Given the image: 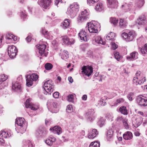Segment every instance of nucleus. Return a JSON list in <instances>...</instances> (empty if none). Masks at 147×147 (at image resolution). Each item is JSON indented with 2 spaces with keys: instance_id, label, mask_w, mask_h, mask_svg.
I'll return each mask as SVG.
<instances>
[{
  "instance_id": "13",
  "label": "nucleus",
  "mask_w": 147,
  "mask_h": 147,
  "mask_svg": "<svg viewBox=\"0 0 147 147\" xmlns=\"http://www.w3.org/2000/svg\"><path fill=\"white\" fill-rule=\"evenodd\" d=\"M51 86V91H53L54 86L52 81L51 80H49L45 82L44 85L43 87L46 92H49L48 87Z\"/></svg>"
},
{
  "instance_id": "11",
  "label": "nucleus",
  "mask_w": 147,
  "mask_h": 147,
  "mask_svg": "<svg viewBox=\"0 0 147 147\" xmlns=\"http://www.w3.org/2000/svg\"><path fill=\"white\" fill-rule=\"evenodd\" d=\"M40 6L44 9L48 8L51 3V0H40L38 2Z\"/></svg>"
},
{
  "instance_id": "55",
  "label": "nucleus",
  "mask_w": 147,
  "mask_h": 147,
  "mask_svg": "<svg viewBox=\"0 0 147 147\" xmlns=\"http://www.w3.org/2000/svg\"><path fill=\"white\" fill-rule=\"evenodd\" d=\"M98 104L100 105L104 106L105 105L106 102L105 100L102 99H101L99 101Z\"/></svg>"
},
{
  "instance_id": "27",
  "label": "nucleus",
  "mask_w": 147,
  "mask_h": 147,
  "mask_svg": "<svg viewBox=\"0 0 147 147\" xmlns=\"http://www.w3.org/2000/svg\"><path fill=\"white\" fill-rule=\"evenodd\" d=\"M11 134L9 132L6 131L4 130L2 131L0 133V135L4 138L9 137L11 136Z\"/></svg>"
},
{
  "instance_id": "38",
  "label": "nucleus",
  "mask_w": 147,
  "mask_h": 147,
  "mask_svg": "<svg viewBox=\"0 0 147 147\" xmlns=\"http://www.w3.org/2000/svg\"><path fill=\"white\" fill-rule=\"evenodd\" d=\"M119 111L121 113L124 115H127L128 114L127 110L126 109L125 107L123 106L120 107Z\"/></svg>"
},
{
  "instance_id": "58",
  "label": "nucleus",
  "mask_w": 147,
  "mask_h": 147,
  "mask_svg": "<svg viewBox=\"0 0 147 147\" xmlns=\"http://www.w3.org/2000/svg\"><path fill=\"white\" fill-rule=\"evenodd\" d=\"M26 15L25 13V11H22L21 12V17L23 19L25 18L26 17Z\"/></svg>"
},
{
  "instance_id": "56",
  "label": "nucleus",
  "mask_w": 147,
  "mask_h": 147,
  "mask_svg": "<svg viewBox=\"0 0 147 147\" xmlns=\"http://www.w3.org/2000/svg\"><path fill=\"white\" fill-rule=\"evenodd\" d=\"M134 97V92H131L129 93V100L132 101Z\"/></svg>"
},
{
  "instance_id": "10",
  "label": "nucleus",
  "mask_w": 147,
  "mask_h": 147,
  "mask_svg": "<svg viewBox=\"0 0 147 147\" xmlns=\"http://www.w3.org/2000/svg\"><path fill=\"white\" fill-rule=\"evenodd\" d=\"M82 69V74L88 77H89L93 72L92 69L90 66H84Z\"/></svg>"
},
{
  "instance_id": "1",
  "label": "nucleus",
  "mask_w": 147,
  "mask_h": 147,
  "mask_svg": "<svg viewBox=\"0 0 147 147\" xmlns=\"http://www.w3.org/2000/svg\"><path fill=\"white\" fill-rule=\"evenodd\" d=\"M79 6L78 4L76 3H74L68 8L66 13L71 18H73L75 17L79 11Z\"/></svg>"
},
{
  "instance_id": "8",
  "label": "nucleus",
  "mask_w": 147,
  "mask_h": 147,
  "mask_svg": "<svg viewBox=\"0 0 147 147\" xmlns=\"http://www.w3.org/2000/svg\"><path fill=\"white\" fill-rule=\"evenodd\" d=\"M8 54L11 58H14L17 53V49L13 45L9 46L8 48Z\"/></svg>"
},
{
  "instance_id": "41",
  "label": "nucleus",
  "mask_w": 147,
  "mask_h": 147,
  "mask_svg": "<svg viewBox=\"0 0 147 147\" xmlns=\"http://www.w3.org/2000/svg\"><path fill=\"white\" fill-rule=\"evenodd\" d=\"M105 123V119L103 118H101L98 121L97 123L100 127L102 126Z\"/></svg>"
},
{
  "instance_id": "5",
  "label": "nucleus",
  "mask_w": 147,
  "mask_h": 147,
  "mask_svg": "<svg viewBox=\"0 0 147 147\" xmlns=\"http://www.w3.org/2000/svg\"><path fill=\"white\" fill-rule=\"evenodd\" d=\"M89 18V13L86 9L82 11L81 14H80L78 18V21L79 22H83L88 20Z\"/></svg>"
},
{
  "instance_id": "31",
  "label": "nucleus",
  "mask_w": 147,
  "mask_h": 147,
  "mask_svg": "<svg viewBox=\"0 0 147 147\" xmlns=\"http://www.w3.org/2000/svg\"><path fill=\"white\" fill-rule=\"evenodd\" d=\"M53 131L54 133L59 135L61 133V129L59 127L55 126L53 128Z\"/></svg>"
},
{
  "instance_id": "47",
  "label": "nucleus",
  "mask_w": 147,
  "mask_h": 147,
  "mask_svg": "<svg viewBox=\"0 0 147 147\" xmlns=\"http://www.w3.org/2000/svg\"><path fill=\"white\" fill-rule=\"evenodd\" d=\"M122 36L123 38V39L127 42L129 41L128 36L127 33L125 32H124L122 34Z\"/></svg>"
},
{
  "instance_id": "45",
  "label": "nucleus",
  "mask_w": 147,
  "mask_h": 147,
  "mask_svg": "<svg viewBox=\"0 0 147 147\" xmlns=\"http://www.w3.org/2000/svg\"><path fill=\"white\" fill-rule=\"evenodd\" d=\"M110 22L111 23L113 24V25H116L118 23V20L114 18H110Z\"/></svg>"
},
{
  "instance_id": "43",
  "label": "nucleus",
  "mask_w": 147,
  "mask_h": 147,
  "mask_svg": "<svg viewBox=\"0 0 147 147\" xmlns=\"http://www.w3.org/2000/svg\"><path fill=\"white\" fill-rule=\"evenodd\" d=\"M124 101V100L122 98H120L117 99L114 103V106H117L123 103Z\"/></svg>"
},
{
  "instance_id": "62",
  "label": "nucleus",
  "mask_w": 147,
  "mask_h": 147,
  "mask_svg": "<svg viewBox=\"0 0 147 147\" xmlns=\"http://www.w3.org/2000/svg\"><path fill=\"white\" fill-rule=\"evenodd\" d=\"M87 96L86 95L84 94L83 96L82 97V99L84 100H86L87 99Z\"/></svg>"
},
{
  "instance_id": "61",
  "label": "nucleus",
  "mask_w": 147,
  "mask_h": 147,
  "mask_svg": "<svg viewBox=\"0 0 147 147\" xmlns=\"http://www.w3.org/2000/svg\"><path fill=\"white\" fill-rule=\"evenodd\" d=\"M62 2L61 0H57L55 1V4L56 5H57L59 3H61Z\"/></svg>"
},
{
  "instance_id": "17",
  "label": "nucleus",
  "mask_w": 147,
  "mask_h": 147,
  "mask_svg": "<svg viewBox=\"0 0 147 147\" xmlns=\"http://www.w3.org/2000/svg\"><path fill=\"white\" fill-rule=\"evenodd\" d=\"M94 110L93 109L88 110V112L86 113L88 119L90 121H92L94 119Z\"/></svg>"
},
{
  "instance_id": "33",
  "label": "nucleus",
  "mask_w": 147,
  "mask_h": 147,
  "mask_svg": "<svg viewBox=\"0 0 147 147\" xmlns=\"http://www.w3.org/2000/svg\"><path fill=\"white\" fill-rule=\"evenodd\" d=\"M115 36V34L113 32H111L107 36L106 38L108 40H112L113 41L115 40L114 38Z\"/></svg>"
},
{
  "instance_id": "46",
  "label": "nucleus",
  "mask_w": 147,
  "mask_h": 147,
  "mask_svg": "<svg viewBox=\"0 0 147 147\" xmlns=\"http://www.w3.org/2000/svg\"><path fill=\"white\" fill-rule=\"evenodd\" d=\"M45 69L47 70L51 69L53 67V65L50 63H46L45 66Z\"/></svg>"
},
{
  "instance_id": "64",
  "label": "nucleus",
  "mask_w": 147,
  "mask_h": 147,
  "mask_svg": "<svg viewBox=\"0 0 147 147\" xmlns=\"http://www.w3.org/2000/svg\"><path fill=\"white\" fill-rule=\"evenodd\" d=\"M26 39L28 42H29L31 40V37L30 36H28L26 38Z\"/></svg>"
},
{
  "instance_id": "42",
  "label": "nucleus",
  "mask_w": 147,
  "mask_h": 147,
  "mask_svg": "<svg viewBox=\"0 0 147 147\" xmlns=\"http://www.w3.org/2000/svg\"><path fill=\"white\" fill-rule=\"evenodd\" d=\"M116 3V1L115 0H109L108 5H109V7L115 8V5Z\"/></svg>"
},
{
  "instance_id": "48",
  "label": "nucleus",
  "mask_w": 147,
  "mask_h": 147,
  "mask_svg": "<svg viewBox=\"0 0 147 147\" xmlns=\"http://www.w3.org/2000/svg\"><path fill=\"white\" fill-rule=\"evenodd\" d=\"M114 56L115 58L118 61H119L120 59L122 57L121 56L119 55V53L117 52H115Z\"/></svg>"
},
{
  "instance_id": "57",
  "label": "nucleus",
  "mask_w": 147,
  "mask_h": 147,
  "mask_svg": "<svg viewBox=\"0 0 147 147\" xmlns=\"http://www.w3.org/2000/svg\"><path fill=\"white\" fill-rule=\"evenodd\" d=\"M106 117L109 120H112V119L113 118V115L112 113H109L107 115Z\"/></svg>"
},
{
  "instance_id": "14",
  "label": "nucleus",
  "mask_w": 147,
  "mask_h": 147,
  "mask_svg": "<svg viewBox=\"0 0 147 147\" xmlns=\"http://www.w3.org/2000/svg\"><path fill=\"white\" fill-rule=\"evenodd\" d=\"M92 43L95 45L100 44L102 45H105V42L102 41L101 37L99 36H95L93 37L92 39Z\"/></svg>"
},
{
  "instance_id": "19",
  "label": "nucleus",
  "mask_w": 147,
  "mask_h": 147,
  "mask_svg": "<svg viewBox=\"0 0 147 147\" xmlns=\"http://www.w3.org/2000/svg\"><path fill=\"white\" fill-rule=\"evenodd\" d=\"M79 35L81 40L85 41H87L88 36L84 30H81L79 33Z\"/></svg>"
},
{
  "instance_id": "59",
  "label": "nucleus",
  "mask_w": 147,
  "mask_h": 147,
  "mask_svg": "<svg viewBox=\"0 0 147 147\" xmlns=\"http://www.w3.org/2000/svg\"><path fill=\"white\" fill-rule=\"evenodd\" d=\"M53 95L54 98H58L59 96V93L58 92H55L53 93Z\"/></svg>"
},
{
  "instance_id": "22",
  "label": "nucleus",
  "mask_w": 147,
  "mask_h": 147,
  "mask_svg": "<svg viewBox=\"0 0 147 147\" xmlns=\"http://www.w3.org/2000/svg\"><path fill=\"white\" fill-rule=\"evenodd\" d=\"M25 122L24 119L22 118H17L16 121V123L21 127H24Z\"/></svg>"
},
{
  "instance_id": "49",
  "label": "nucleus",
  "mask_w": 147,
  "mask_h": 147,
  "mask_svg": "<svg viewBox=\"0 0 147 147\" xmlns=\"http://www.w3.org/2000/svg\"><path fill=\"white\" fill-rule=\"evenodd\" d=\"M119 26L121 28H124L126 26V24L124 22L123 20L122 19H121L119 23Z\"/></svg>"
},
{
  "instance_id": "40",
  "label": "nucleus",
  "mask_w": 147,
  "mask_h": 147,
  "mask_svg": "<svg viewBox=\"0 0 147 147\" xmlns=\"http://www.w3.org/2000/svg\"><path fill=\"white\" fill-rule=\"evenodd\" d=\"M140 51L142 54H147V45L146 44L142 48L140 49Z\"/></svg>"
},
{
  "instance_id": "39",
  "label": "nucleus",
  "mask_w": 147,
  "mask_h": 147,
  "mask_svg": "<svg viewBox=\"0 0 147 147\" xmlns=\"http://www.w3.org/2000/svg\"><path fill=\"white\" fill-rule=\"evenodd\" d=\"M46 131H45L43 129H38L36 132V135L38 136V134L40 135V136H44L46 134Z\"/></svg>"
},
{
  "instance_id": "9",
  "label": "nucleus",
  "mask_w": 147,
  "mask_h": 147,
  "mask_svg": "<svg viewBox=\"0 0 147 147\" xmlns=\"http://www.w3.org/2000/svg\"><path fill=\"white\" fill-rule=\"evenodd\" d=\"M46 45L44 44H38L36 45V47L38 50L39 53L41 56H44L46 57L48 53H46L45 49Z\"/></svg>"
},
{
  "instance_id": "54",
  "label": "nucleus",
  "mask_w": 147,
  "mask_h": 147,
  "mask_svg": "<svg viewBox=\"0 0 147 147\" xmlns=\"http://www.w3.org/2000/svg\"><path fill=\"white\" fill-rule=\"evenodd\" d=\"M74 100V96L72 94H69L67 96V100L68 101L72 102Z\"/></svg>"
},
{
  "instance_id": "35",
  "label": "nucleus",
  "mask_w": 147,
  "mask_h": 147,
  "mask_svg": "<svg viewBox=\"0 0 147 147\" xmlns=\"http://www.w3.org/2000/svg\"><path fill=\"white\" fill-rule=\"evenodd\" d=\"M136 34L133 30L129 31V41H131L135 38Z\"/></svg>"
},
{
  "instance_id": "50",
  "label": "nucleus",
  "mask_w": 147,
  "mask_h": 147,
  "mask_svg": "<svg viewBox=\"0 0 147 147\" xmlns=\"http://www.w3.org/2000/svg\"><path fill=\"white\" fill-rule=\"evenodd\" d=\"M128 120L126 119H124L123 120V122L124 125L126 129H128L129 128V126L128 125Z\"/></svg>"
},
{
  "instance_id": "16",
  "label": "nucleus",
  "mask_w": 147,
  "mask_h": 147,
  "mask_svg": "<svg viewBox=\"0 0 147 147\" xmlns=\"http://www.w3.org/2000/svg\"><path fill=\"white\" fill-rule=\"evenodd\" d=\"M63 42L65 45H71L74 44L75 40L73 38L69 39L67 36H64L62 38Z\"/></svg>"
},
{
  "instance_id": "28",
  "label": "nucleus",
  "mask_w": 147,
  "mask_h": 147,
  "mask_svg": "<svg viewBox=\"0 0 147 147\" xmlns=\"http://www.w3.org/2000/svg\"><path fill=\"white\" fill-rule=\"evenodd\" d=\"M95 9L97 11H101L104 9L103 5L101 3H99L96 4Z\"/></svg>"
},
{
  "instance_id": "60",
  "label": "nucleus",
  "mask_w": 147,
  "mask_h": 147,
  "mask_svg": "<svg viewBox=\"0 0 147 147\" xmlns=\"http://www.w3.org/2000/svg\"><path fill=\"white\" fill-rule=\"evenodd\" d=\"M67 110H69L70 111H71L73 110L72 106L71 105H69L67 107Z\"/></svg>"
},
{
  "instance_id": "51",
  "label": "nucleus",
  "mask_w": 147,
  "mask_h": 147,
  "mask_svg": "<svg viewBox=\"0 0 147 147\" xmlns=\"http://www.w3.org/2000/svg\"><path fill=\"white\" fill-rule=\"evenodd\" d=\"M98 1L99 0H87V3L88 4L91 5Z\"/></svg>"
},
{
  "instance_id": "12",
  "label": "nucleus",
  "mask_w": 147,
  "mask_h": 147,
  "mask_svg": "<svg viewBox=\"0 0 147 147\" xmlns=\"http://www.w3.org/2000/svg\"><path fill=\"white\" fill-rule=\"evenodd\" d=\"M30 99H27L25 103V105L26 108H29L32 110L35 111L37 110L39 108L38 105L31 103L30 102Z\"/></svg>"
},
{
  "instance_id": "3",
  "label": "nucleus",
  "mask_w": 147,
  "mask_h": 147,
  "mask_svg": "<svg viewBox=\"0 0 147 147\" xmlns=\"http://www.w3.org/2000/svg\"><path fill=\"white\" fill-rule=\"evenodd\" d=\"M88 29L90 33H98V29L100 28V24L97 22L88 23Z\"/></svg>"
},
{
  "instance_id": "25",
  "label": "nucleus",
  "mask_w": 147,
  "mask_h": 147,
  "mask_svg": "<svg viewBox=\"0 0 147 147\" xmlns=\"http://www.w3.org/2000/svg\"><path fill=\"white\" fill-rule=\"evenodd\" d=\"M8 78V76L5 74L0 75V89L3 88V84L1 82L5 81Z\"/></svg>"
},
{
  "instance_id": "63",
  "label": "nucleus",
  "mask_w": 147,
  "mask_h": 147,
  "mask_svg": "<svg viewBox=\"0 0 147 147\" xmlns=\"http://www.w3.org/2000/svg\"><path fill=\"white\" fill-rule=\"evenodd\" d=\"M51 87H52V86H49L48 87V90H49V92H46L47 93L51 94L53 92V91H51L50 90H51Z\"/></svg>"
},
{
  "instance_id": "2",
  "label": "nucleus",
  "mask_w": 147,
  "mask_h": 147,
  "mask_svg": "<svg viewBox=\"0 0 147 147\" xmlns=\"http://www.w3.org/2000/svg\"><path fill=\"white\" fill-rule=\"evenodd\" d=\"M59 105L58 101L52 100H49L47 103L48 109L53 113H56L58 111Z\"/></svg>"
},
{
  "instance_id": "30",
  "label": "nucleus",
  "mask_w": 147,
  "mask_h": 147,
  "mask_svg": "<svg viewBox=\"0 0 147 147\" xmlns=\"http://www.w3.org/2000/svg\"><path fill=\"white\" fill-rule=\"evenodd\" d=\"M138 53L136 52H133L130 54L129 56V60H135L138 58Z\"/></svg>"
},
{
  "instance_id": "29",
  "label": "nucleus",
  "mask_w": 147,
  "mask_h": 147,
  "mask_svg": "<svg viewBox=\"0 0 147 147\" xmlns=\"http://www.w3.org/2000/svg\"><path fill=\"white\" fill-rule=\"evenodd\" d=\"M70 24V21L69 19H65L63 22H62L61 26L64 29L66 28Z\"/></svg>"
},
{
  "instance_id": "24",
  "label": "nucleus",
  "mask_w": 147,
  "mask_h": 147,
  "mask_svg": "<svg viewBox=\"0 0 147 147\" xmlns=\"http://www.w3.org/2000/svg\"><path fill=\"white\" fill-rule=\"evenodd\" d=\"M41 32L47 38L50 40L52 39L53 36L50 35L51 33L48 32L45 29L42 28L41 30Z\"/></svg>"
},
{
  "instance_id": "20",
  "label": "nucleus",
  "mask_w": 147,
  "mask_h": 147,
  "mask_svg": "<svg viewBox=\"0 0 147 147\" xmlns=\"http://www.w3.org/2000/svg\"><path fill=\"white\" fill-rule=\"evenodd\" d=\"M6 39H7V43H11L12 40L14 41H16L17 40V37L14 36L12 34H8L7 35Z\"/></svg>"
},
{
  "instance_id": "15",
  "label": "nucleus",
  "mask_w": 147,
  "mask_h": 147,
  "mask_svg": "<svg viewBox=\"0 0 147 147\" xmlns=\"http://www.w3.org/2000/svg\"><path fill=\"white\" fill-rule=\"evenodd\" d=\"M142 121V118L141 117H138L135 119L134 118L132 119V123L134 127L136 128L140 125Z\"/></svg>"
},
{
  "instance_id": "37",
  "label": "nucleus",
  "mask_w": 147,
  "mask_h": 147,
  "mask_svg": "<svg viewBox=\"0 0 147 147\" xmlns=\"http://www.w3.org/2000/svg\"><path fill=\"white\" fill-rule=\"evenodd\" d=\"M137 78H141V79H145V77L144 76V75L142 74L141 72L140 71H137L136 73V77Z\"/></svg>"
},
{
  "instance_id": "23",
  "label": "nucleus",
  "mask_w": 147,
  "mask_h": 147,
  "mask_svg": "<svg viewBox=\"0 0 147 147\" xmlns=\"http://www.w3.org/2000/svg\"><path fill=\"white\" fill-rule=\"evenodd\" d=\"M98 134L97 130L95 129H93L92 131L89 133L88 135V137L89 138L93 139Z\"/></svg>"
},
{
  "instance_id": "7",
  "label": "nucleus",
  "mask_w": 147,
  "mask_h": 147,
  "mask_svg": "<svg viewBox=\"0 0 147 147\" xmlns=\"http://www.w3.org/2000/svg\"><path fill=\"white\" fill-rule=\"evenodd\" d=\"M17 80V81L16 82L13 83L12 88L15 91L20 92L22 89L21 86V84L22 81V78L19 77Z\"/></svg>"
},
{
  "instance_id": "44",
  "label": "nucleus",
  "mask_w": 147,
  "mask_h": 147,
  "mask_svg": "<svg viewBox=\"0 0 147 147\" xmlns=\"http://www.w3.org/2000/svg\"><path fill=\"white\" fill-rule=\"evenodd\" d=\"M100 143L97 142H92L89 145V147H100Z\"/></svg>"
},
{
  "instance_id": "4",
  "label": "nucleus",
  "mask_w": 147,
  "mask_h": 147,
  "mask_svg": "<svg viewBox=\"0 0 147 147\" xmlns=\"http://www.w3.org/2000/svg\"><path fill=\"white\" fill-rule=\"evenodd\" d=\"M136 101L138 105L140 107L147 106V97L141 95L137 96Z\"/></svg>"
},
{
  "instance_id": "52",
  "label": "nucleus",
  "mask_w": 147,
  "mask_h": 147,
  "mask_svg": "<svg viewBox=\"0 0 147 147\" xmlns=\"http://www.w3.org/2000/svg\"><path fill=\"white\" fill-rule=\"evenodd\" d=\"M111 48L112 49L115 50L117 49L118 46L115 42H111Z\"/></svg>"
},
{
  "instance_id": "21",
  "label": "nucleus",
  "mask_w": 147,
  "mask_h": 147,
  "mask_svg": "<svg viewBox=\"0 0 147 147\" xmlns=\"http://www.w3.org/2000/svg\"><path fill=\"white\" fill-rule=\"evenodd\" d=\"M146 79H141L140 78H137L136 77H134L133 81L134 84L135 85H140L144 83L145 82Z\"/></svg>"
},
{
  "instance_id": "34",
  "label": "nucleus",
  "mask_w": 147,
  "mask_h": 147,
  "mask_svg": "<svg viewBox=\"0 0 147 147\" xmlns=\"http://www.w3.org/2000/svg\"><path fill=\"white\" fill-rule=\"evenodd\" d=\"M61 58L64 60L69 58V56L68 52L66 50H64L62 53V54L61 55Z\"/></svg>"
},
{
  "instance_id": "53",
  "label": "nucleus",
  "mask_w": 147,
  "mask_h": 147,
  "mask_svg": "<svg viewBox=\"0 0 147 147\" xmlns=\"http://www.w3.org/2000/svg\"><path fill=\"white\" fill-rule=\"evenodd\" d=\"M123 138L125 140L129 139V131H127L123 134Z\"/></svg>"
},
{
  "instance_id": "32",
  "label": "nucleus",
  "mask_w": 147,
  "mask_h": 147,
  "mask_svg": "<svg viewBox=\"0 0 147 147\" xmlns=\"http://www.w3.org/2000/svg\"><path fill=\"white\" fill-rule=\"evenodd\" d=\"M56 140V139L54 137H51L47 139L45 141L46 143L48 145H51L53 142H55Z\"/></svg>"
},
{
  "instance_id": "36",
  "label": "nucleus",
  "mask_w": 147,
  "mask_h": 147,
  "mask_svg": "<svg viewBox=\"0 0 147 147\" xmlns=\"http://www.w3.org/2000/svg\"><path fill=\"white\" fill-rule=\"evenodd\" d=\"M24 147H33L32 142L29 140H24L23 142Z\"/></svg>"
},
{
  "instance_id": "26",
  "label": "nucleus",
  "mask_w": 147,
  "mask_h": 147,
  "mask_svg": "<svg viewBox=\"0 0 147 147\" xmlns=\"http://www.w3.org/2000/svg\"><path fill=\"white\" fill-rule=\"evenodd\" d=\"M106 138L108 140H111L113 136V131L112 129L108 130L106 132Z\"/></svg>"
},
{
  "instance_id": "6",
  "label": "nucleus",
  "mask_w": 147,
  "mask_h": 147,
  "mask_svg": "<svg viewBox=\"0 0 147 147\" xmlns=\"http://www.w3.org/2000/svg\"><path fill=\"white\" fill-rule=\"evenodd\" d=\"M38 76L35 74L28 75L26 77V85L28 86H30L33 84V81H36L38 78Z\"/></svg>"
},
{
  "instance_id": "18",
  "label": "nucleus",
  "mask_w": 147,
  "mask_h": 147,
  "mask_svg": "<svg viewBox=\"0 0 147 147\" xmlns=\"http://www.w3.org/2000/svg\"><path fill=\"white\" fill-rule=\"evenodd\" d=\"M146 19L144 15H141L139 16L136 21V23L139 25H144L146 24Z\"/></svg>"
}]
</instances>
